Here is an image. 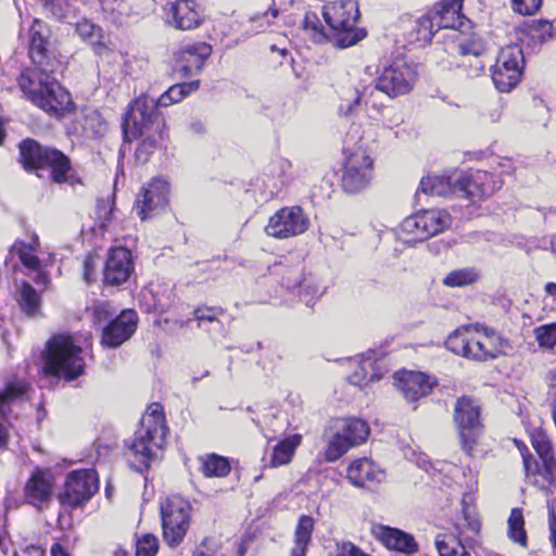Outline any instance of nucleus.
Masks as SVG:
<instances>
[{
    "instance_id": "72a5a7b5",
    "label": "nucleus",
    "mask_w": 556,
    "mask_h": 556,
    "mask_svg": "<svg viewBox=\"0 0 556 556\" xmlns=\"http://www.w3.org/2000/svg\"><path fill=\"white\" fill-rule=\"evenodd\" d=\"M29 384L24 380L9 381L0 391V415L5 417L10 407L28 399Z\"/></svg>"
},
{
    "instance_id": "2eb2a0df",
    "label": "nucleus",
    "mask_w": 556,
    "mask_h": 556,
    "mask_svg": "<svg viewBox=\"0 0 556 556\" xmlns=\"http://www.w3.org/2000/svg\"><path fill=\"white\" fill-rule=\"evenodd\" d=\"M454 422L458 429L463 448L470 454L476 437L481 430L480 406L472 397L462 396L456 401Z\"/></svg>"
},
{
    "instance_id": "aec40b11",
    "label": "nucleus",
    "mask_w": 556,
    "mask_h": 556,
    "mask_svg": "<svg viewBox=\"0 0 556 556\" xmlns=\"http://www.w3.org/2000/svg\"><path fill=\"white\" fill-rule=\"evenodd\" d=\"M99 481L94 469H80L68 473L62 501L70 506H79L98 491Z\"/></svg>"
},
{
    "instance_id": "7ed1b4c3",
    "label": "nucleus",
    "mask_w": 556,
    "mask_h": 556,
    "mask_svg": "<svg viewBox=\"0 0 556 556\" xmlns=\"http://www.w3.org/2000/svg\"><path fill=\"white\" fill-rule=\"evenodd\" d=\"M166 430L162 406L154 403L142 416L134 438L126 443L134 456L132 466L137 471L148 470L155 457V452L163 448L165 444Z\"/></svg>"
},
{
    "instance_id": "ea45409f",
    "label": "nucleus",
    "mask_w": 556,
    "mask_h": 556,
    "mask_svg": "<svg viewBox=\"0 0 556 556\" xmlns=\"http://www.w3.org/2000/svg\"><path fill=\"white\" fill-rule=\"evenodd\" d=\"M78 0H46L45 10L58 21L72 24L77 17Z\"/></svg>"
},
{
    "instance_id": "c756f323",
    "label": "nucleus",
    "mask_w": 556,
    "mask_h": 556,
    "mask_svg": "<svg viewBox=\"0 0 556 556\" xmlns=\"http://www.w3.org/2000/svg\"><path fill=\"white\" fill-rule=\"evenodd\" d=\"M172 23L177 29L190 30L202 23V16L192 0H178L169 11Z\"/></svg>"
},
{
    "instance_id": "de8ad7c7",
    "label": "nucleus",
    "mask_w": 556,
    "mask_h": 556,
    "mask_svg": "<svg viewBox=\"0 0 556 556\" xmlns=\"http://www.w3.org/2000/svg\"><path fill=\"white\" fill-rule=\"evenodd\" d=\"M478 279V274L472 268H460L448 273L443 285L451 288H459L473 283Z\"/></svg>"
},
{
    "instance_id": "774afa93",
    "label": "nucleus",
    "mask_w": 556,
    "mask_h": 556,
    "mask_svg": "<svg viewBox=\"0 0 556 556\" xmlns=\"http://www.w3.org/2000/svg\"><path fill=\"white\" fill-rule=\"evenodd\" d=\"M545 292L548 295L556 296V283L555 282H548L545 285Z\"/></svg>"
},
{
    "instance_id": "412c9836",
    "label": "nucleus",
    "mask_w": 556,
    "mask_h": 556,
    "mask_svg": "<svg viewBox=\"0 0 556 556\" xmlns=\"http://www.w3.org/2000/svg\"><path fill=\"white\" fill-rule=\"evenodd\" d=\"M211 54L212 47L206 42L186 45L175 52L176 70L185 77L198 75Z\"/></svg>"
},
{
    "instance_id": "c03bdc74",
    "label": "nucleus",
    "mask_w": 556,
    "mask_h": 556,
    "mask_svg": "<svg viewBox=\"0 0 556 556\" xmlns=\"http://www.w3.org/2000/svg\"><path fill=\"white\" fill-rule=\"evenodd\" d=\"M83 128L92 137H102L108 130V124L96 109H85L83 114Z\"/></svg>"
},
{
    "instance_id": "cd10ccee",
    "label": "nucleus",
    "mask_w": 556,
    "mask_h": 556,
    "mask_svg": "<svg viewBox=\"0 0 556 556\" xmlns=\"http://www.w3.org/2000/svg\"><path fill=\"white\" fill-rule=\"evenodd\" d=\"M462 4L458 0H443L437 4L430 12L434 22L435 30L441 28L457 30V27L464 26L465 17L460 14Z\"/></svg>"
},
{
    "instance_id": "052dcab7",
    "label": "nucleus",
    "mask_w": 556,
    "mask_h": 556,
    "mask_svg": "<svg viewBox=\"0 0 556 556\" xmlns=\"http://www.w3.org/2000/svg\"><path fill=\"white\" fill-rule=\"evenodd\" d=\"M548 513L549 539L553 546L556 548V504L549 506Z\"/></svg>"
},
{
    "instance_id": "2f4dec72",
    "label": "nucleus",
    "mask_w": 556,
    "mask_h": 556,
    "mask_svg": "<svg viewBox=\"0 0 556 556\" xmlns=\"http://www.w3.org/2000/svg\"><path fill=\"white\" fill-rule=\"evenodd\" d=\"M383 478V471L367 457L354 460L348 469V479L356 486H364L367 482L379 483Z\"/></svg>"
},
{
    "instance_id": "e2e57ef3",
    "label": "nucleus",
    "mask_w": 556,
    "mask_h": 556,
    "mask_svg": "<svg viewBox=\"0 0 556 556\" xmlns=\"http://www.w3.org/2000/svg\"><path fill=\"white\" fill-rule=\"evenodd\" d=\"M278 15V10L273 8L270 11H266L262 14H255L250 17L251 22H257L261 20H265V25H270L271 20L276 18Z\"/></svg>"
},
{
    "instance_id": "69168bd1",
    "label": "nucleus",
    "mask_w": 556,
    "mask_h": 556,
    "mask_svg": "<svg viewBox=\"0 0 556 556\" xmlns=\"http://www.w3.org/2000/svg\"><path fill=\"white\" fill-rule=\"evenodd\" d=\"M51 556H70L68 553L59 543H54L51 547Z\"/></svg>"
},
{
    "instance_id": "bb28decb",
    "label": "nucleus",
    "mask_w": 556,
    "mask_h": 556,
    "mask_svg": "<svg viewBox=\"0 0 556 556\" xmlns=\"http://www.w3.org/2000/svg\"><path fill=\"white\" fill-rule=\"evenodd\" d=\"M355 369L348 377L351 384L361 389L367 387L370 382L380 380L384 375V366L382 362L372 357V353L363 355L359 359L354 361Z\"/></svg>"
},
{
    "instance_id": "37998d69",
    "label": "nucleus",
    "mask_w": 556,
    "mask_h": 556,
    "mask_svg": "<svg viewBox=\"0 0 556 556\" xmlns=\"http://www.w3.org/2000/svg\"><path fill=\"white\" fill-rule=\"evenodd\" d=\"M17 301L27 316L35 317L40 313V296L28 282L22 283Z\"/></svg>"
},
{
    "instance_id": "a19ab883",
    "label": "nucleus",
    "mask_w": 556,
    "mask_h": 556,
    "mask_svg": "<svg viewBox=\"0 0 556 556\" xmlns=\"http://www.w3.org/2000/svg\"><path fill=\"white\" fill-rule=\"evenodd\" d=\"M455 534H439L435 539V546L440 556H470L466 551L458 535L462 534L458 526H455Z\"/></svg>"
},
{
    "instance_id": "7c9ffc66",
    "label": "nucleus",
    "mask_w": 556,
    "mask_h": 556,
    "mask_svg": "<svg viewBox=\"0 0 556 556\" xmlns=\"http://www.w3.org/2000/svg\"><path fill=\"white\" fill-rule=\"evenodd\" d=\"M282 285L288 290L299 289V296L307 306H313L325 292V287L312 275L299 279V275L293 274L292 277L283 278Z\"/></svg>"
},
{
    "instance_id": "20e7f679",
    "label": "nucleus",
    "mask_w": 556,
    "mask_h": 556,
    "mask_svg": "<svg viewBox=\"0 0 556 556\" xmlns=\"http://www.w3.org/2000/svg\"><path fill=\"white\" fill-rule=\"evenodd\" d=\"M43 359L47 374L67 381L75 380L85 372L83 346L72 334L60 333L52 337L47 343Z\"/></svg>"
},
{
    "instance_id": "603ef678",
    "label": "nucleus",
    "mask_w": 556,
    "mask_h": 556,
    "mask_svg": "<svg viewBox=\"0 0 556 556\" xmlns=\"http://www.w3.org/2000/svg\"><path fill=\"white\" fill-rule=\"evenodd\" d=\"M157 549V538L153 534H144L137 541L136 556H154Z\"/></svg>"
},
{
    "instance_id": "ddd939ff",
    "label": "nucleus",
    "mask_w": 556,
    "mask_h": 556,
    "mask_svg": "<svg viewBox=\"0 0 556 556\" xmlns=\"http://www.w3.org/2000/svg\"><path fill=\"white\" fill-rule=\"evenodd\" d=\"M161 515L164 541L172 547L179 545L189 529V505L180 498L167 500Z\"/></svg>"
},
{
    "instance_id": "338daca9",
    "label": "nucleus",
    "mask_w": 556,
    "mask_h": 556,
    "mask_svg": "<svg viewBox=\"0 0 556 556\" xmlns=\"http://www.w3.org/2000/svg\"><path fill=\"white\" fill-rule=\"evenodd\" d=\"M8 432L4 425L0 421V448L4 447L7 444Z\"/></svg>"
},
{
    "instance_id": "393cba45",
    "label": "nucleus",
    "mask_w": 556,
    "mask_h": 556,
    "mask_svg": "<svg viewBox=\"0 0 556 556\" xmlns=\"http://www.w3.org/2000/svg\"><path fill=\"white\" fill-rule=\"evenodd\" d=\"M395 386L407 402H416L432 391L433 382L424 372L403 371L395 375Z\"/></svg>"
},
{
    "instance_id": "79ce46f5",
    "label": "nucleus",
    "mask_w": 556,
    "mask_h": 556,
    "mask_svg": "<svg viewBox=\"0 0 556 556\" xmlns=\"http://www.w3.org/2000/svg\"><path fill=\"white\" fill-rule=\"evenodd\" d=\"M374 89L371 86L364 87L362 91H356L354 99L343 101L340 105V112L344 116H352L361 106L362 102H365L366 106H371L378 113L380 111V105L372 99Z\"/></svg>"
},
{
    "instance_id": "f03ea898",
    "label": "nucleus",
    "mask_w": 556,
    "mask_h": 556,
    "mask_svg": "<svg viewBox=\"0 0 556 556\" xmlns=\"http://www.w3.org/2000/svg\"><path fill=\"white\" fill-rule=\"evenodd\" d=\"M122 128L126 141L141 139L135 156L142 164L149 161L168 137L165 119L156 111L155 101L148 96L137 98L128 105Z\"/></svg>"
},
{
    "instance_id": "864d4df0",
    "label": "nucleus",
    "mask_w": 556,
    "mask_h": 556,
    "mask_svg": "<svg viewBox=\"0 0 556 556\" xmlns=\"http://www.w3.org/2000/svg\"><path fill=\"white\" fill-rule=\"evenodd\" d=\"M99 257L94 254H87L83 263V277L87 283L96 280V269L99 264Z\"/></svg>"
},
{
    "instance_id": "4468645a",
    "label": "nucleus",
    "mask_w": 556,
    "mask_h": 556,
    "mask_svg": "<svg viewBox=\"0 0 556 556\" xmlns=\"http://www.w3.org/2000/svg\"><path fill=\"white\" fill-rule=\"evenodd\" d=\"M450 38L456 43L457 53L463 58L459 66L464 67L468 77H477L484 68L481 56L486 52V42L484 39L472 31L465 34L460 30H454Z\"/></svg>"
},
{
    "instance_id": "a878e982",
    "label": "nucleus",
    "mask_w": 556,
    "mask_h": 556,
    "mask_svg": "<svg viewBox=\"0 0 556 556\" xmlns=\"http://www.w3.org/2000/svg\"><path fill=\"white\" fill-rule=\"evenodd\" d=\"M371 531L375 538L389 549L404 554H414L418 549L414 536L400 529L376 525Z\"/></svg>"
},
{
    "instance_id": "6ab92c4d",
    "label": "nucleus",
    "mask_w": 556,
    "mask_h": 556,
    "mask_svg": "<svg viewBox=\"0 0 556 556\" xmlns=\"http://www.w3.org/2000/svg\"><path fill=\"white\" fill-rule=\"evenodd\" d=\"M372 177V160L357 149L345 160L342 187L348 193H356L368 187Z\"/></svg>"
},
{
    "instance_id": "6e6552de",
    "label": "nucleus",
    "mask_w": 556,
    "mask_h": 556,
    "mask_svg": "<svg viewBox=\"0 0 556 556\" xmlns=\"http://www.w3.org/2000/svg\"><path fill=\"white\" fill-rule=\"evenodd\" d=\"M482 337H471L468 327L456 329L446 339V348L457 355L475 361H486L496 356L493 341L497 339L495 331L483 327Z\"/></svg>"
},
{
    "instance_id": "680f3d73",
    "label": "nucleus",
    "mask_w": 556,
    "mask_h": 556,
    "mask_svg": "<svg viewBox=\"0 0 556 556\" xmlns=\"http://www.w3.org/2000/svg\"><path fill=\"white\" fill-rule=\"evenodd\" d=\"M463 505H464L463 513H464V517L467 522L468 529L471 530L473 533H478L479 529H480V523L476 518H472L469 516L466 498L463 500Z\"/></svg>"
},
{
    "instance_id": "1a4fd4ad",
    "label": "nucleus",
    "mask_w": 556,
    "mask_h": 556,
    "mask_svg": "<svg viewBox=\"0 0 556 556\" xmlns=\"http://www.w3.org/2000/svg\"><path fill=\"white\" fill-rule=\"evenodd\" d=\"M337 432L330 439L325 457L328 462H336L352 446L365 442L369 435V426L363 419L345 418L337 421Z\"/></svg>"
},
{
    "instance_id": "39448f33",
    "label": "nucleus",
    "mask_w": 556,
    "mask_h": 556,
    "mask_svg": "<svg viewBox=\"0 0 556 556\" xmlns=\"http://www.w3.org/2000/svg\"><path fill=\"white\" fill-rule=\"evenodd\" d=\"M323 16L332 31V40L338 48H349L363 40L367 33L355 27L359 16L355 0H340L329 3L323 9Z\"/></svg>"
},
{
    "instance_id": "b1692460",
    "label": "nucleus",
    "mask_w": 556,
    "mask_h": 556,
    "mask_svg": "<svg viewBox=\"0 0 556 556\" xmlns=\"http://www.w3.org/2000/svg\"><path fill=\"white\" fill-rule=\"evenodd\" d=\"M53 479L49 470L36 469L24 486L26 503L40 508L52 496Z\"/></svg>"
},
{
    "instance_id": "423d86ee",
    "label": "nucleus",
    "mask_w": 556,
    "mask_h": 556,
    "mask_svg": "<svg viewBox=\"0 0 556 556\" xmlns=\"http://www.w3.org/2000/svg\"><path fill=\"white\" fill-rule=\"evenodd\" d=\"M20 160L26 170L48 168L51 179L61 184L67 180L71 170L68 157L56 149L40 146L37 141L26 139L20 144Z\"/></svg>"
},
{
    "instance_id": "49530a36",
    "label": "nucleus",
    "mask_w": 556,
    "mask_h": 556,
    "mask_svg": "<svg viewBox=\"0 0 556 556\" xmlns=\"http://www.w3.org/2000/svg\"><path fill=\"white\" fill-rule=\"evenodd\" d=\"M222 314L220 308L216 307H199L194 311V318L198 321V327L204 330L217 331L220 329L222 324L218 316Z\"/></svg>"
},
{
    "instance_id": "f3484780",
    "label": "nucleus",
    "mask_w": 556,
    "mask_h": 556,
    "mask_svg": "<svg viewBox=\"0 0 556 556\" xmlns=\"http://www.w3.org/2000/svg\"><path fill=\"white\" fill-rule=\"evenodd\" d=\"M309 220L300 206H286L278 210L268 220L265 232L274 238L287 239L299 236L308 229Z\"/></svg>"
},
{
    "instance_id": "58836bf2",
    "label": "nucleus",
    "mask_w": 556,
    "mask_h": 556,
    "mask_svg": "<svg viewBox=\"0 0 556 556\" xmlns=\"http://www.w3.org/2000/svg\"><path fill=\"white\" fill-rule=\"evenodd\" d=\"M199 86V80L173 85L162 96H160L157 100L152 98L156 103V111L159 112V106H169L174 103L180 102L188 94L198 90Z\"/></svg>"
},
{
    "instance_id": "4c0bfd02",
    "label": "nucleus",
    "mask_w": 556,
    "mask_h": 556,
    "mask_svg": "<svg viewBox=\"0 0 556 556\" xmlns=\"http://www.w3.org/2000/svg\"><path fill=\"white\" fill-rule=\"evenodd\" d=\"M200 471L206 478H223L230 472V464L228 458L217 454H205L199 456Z\"/></svg>"
},
{
    "instance_id": "4be33fe9",
    "label": "nucleus",
    "mask_w": 556,
    "mask_h": 556,
    "mask_svg": "<svg viewBox=\"0 0 556 556\" xmlns=\"http://www.w3.org/2000/svg\"><path fill=\"white\" fill-rule=\"evenodd\" d=\"M132 271L131 252L122 247L112 248L103 269V282L110 286H119L128 280Z\"/></svg>"
},
{
    "instance_id": "e433bc0d",
    "label": "nucleus",
    "mask_w": 556,
    "mask_h": 556,
    "mask_svg": "<svg viewBox=\"0 0 556 556\" xmlns=\"http://www.w3.org/2000/svg\"><path fill=\"white\" fill-rule=\"evenodd\" d=\"M302 437L292 434L279 441L273 450L270 466L279 467L289 464L294 455L296 447L301 444Z\"/></svg>"
},
{
    "instance_id": "0eeeda50",
    "label": "nucleus",
    "mask_w": 556,
    "mask_h": 556,
    "mask_svg": "<svg viewBox=\"0 0 556 556\" xmlns=\"http://www.w3.org/2000/svg\"><path fill=\"white\" fill-rule=\"evenodd\" d=\"M515 443L521 453L527 477H534V483H539L535 476H541L549 485L556 488V456L547 435L543 431H535L531 435L532 446L542 462V467L528 453L523 443L517 440Z\"/></svg>"
},
{
    "instance_id": "0e129e2a",
    "label": "nucleus",
    "mask_w": 556,
    "mask_h": 556,
    "mask_svg": "<svg viewBox=\"0 0 556 556\" xmlns=\"http://www.w3.org/2000/svg\"><path fill=\"white\" fill-rule=\"evenodd\" d=\"M42 551L36 546H29L22 552V554L15 552L14 556H41Z\"/></svg>"
},
{
    "instance_id": "09e8293b",
    "label": "nucleus",
    "mask_w": 556,
    "mask_h": 556,
    "mask_svg": "<svg viewBox=\"0 0 556 556\" xmlns=\"http://www.w3.org/2000/svg\"><path fill=\"white\" fill-rule=\"evenodd\" d=\"M533 334L541 349L552 351L556 346V323L535 327Z\"/></svg>"
},
{
    "instance_id": "a211bd4d",
    "label": "nucleus",
    "mask_w": 556,
    "mask_h": 556,
    "mask_svg": "<svg viewBox=\"0 0 556 556\" xmlns=\"http://www.w3.org/2000/svg\"><path fill=\"white\" fill-rule=\"evenodd\" d=\"M169 184L164 178L155 177L142 187L135 203L138 216L146 220L163 212L168 204Z\"/></svg>"
},
{
    "instance_id": "a18cd8bd",
    "label": "nucleus",
    "mask_w": 556,
    "mask_h": 556,
    "mask_svg": "<svg viewBox=\"0 0 556 556\" xmlns=\"http://www.w3.org/2000/svg\"><path fill=\"white\" fill-rule=\"evenodd\" d=\"M507 522L509 539L525 547L527 545V532L522 510L513 508Z\"/></svg>"
},
{
    "instance_id": "bf43d9fd",
    "label": "nucleus",
    "mask_w": 556,
    "mask_h": 556,
    "mask_svg": "<svg viewBox=\"0 0 556 556\" xmlns=\"http://www.w3.org/2000/svg\"><path fill=\"white\" fill-rule=\"evenodd\" d=\"M110 304L105 302L97 304L93 308L94 319L98 323H101L109 318L112 315V313L110 312Z\"/></svg>"
},
{
    "instance_id": "13d9d810",
    "label": "nucleus",
    "mask_w": 556,
    "mask_h": 556,
    "mask_svg": "<svg viewBox=\"0 0 556 556\" xmlns=\"http://www.w3.org/2000/svg\"><path fill=\"white\" fill-rule=\"evenodd\" d=\"M337 556H370L351 542H345L339 547Z\"/></svg>"
},
{
    "instance_id": "f257e3e1",
    "label": "nucleus",
    "mask_w": 556,
    "mask_h": 556,
    "mask_svg": "<svg viewBox=\"0 0 556 556\" xmlns=\"http://www.w3.org/2000/svg\"><path fill=\"white\" fill-rule=\"evenodd\" d=\"M29 58L33 66L21 73L18 87L45 112L60 114L68 106L70 94L53 77L61 62L51 48L47 25L39 20H34L29 29Z\"/></svg>"
},
{
    "instance_id": "3c124183",
    "label": "nucleus",
    "mask_w": 556,
    "mask_h": 556,
    "mask_svg": "<svg viewBox=\"0 0 556 556\" xmlns=\"http://www.w3.org/2000/svg\"><path fill=\"white\" fill-rule=\"evenodd\" d=\"M114 213V202L110 199H101L98 200L97 203V218L99 220V225L103 230L109 228V225L113 218Z\"/></svg>"
},
{
    "instance_id": "473e14b6",
    "label": "nucleus",
    "mask_w": 556,
    "mask_h": 556,
    "mask_svg": "<svg viewBox=\"0 0 556 556\" xmlns=\"http://www.w3.org/2000/svg\"><path fill=\"white\" fill-rule=\"evenodd\" d=\"M457 170L450 175H429L420 181L419 191L437 197L456 195Z\"/></svg>"
},
{
    "instance_id": "4d7b16f0",
    "label": "nucleus",
    "mask_w": 556,
    "mask_h": 556,
    "mask_svg": "<svg viewBox=\"0 0 556 556\" xmlns=\"http://www.w3.org/2000/svg\"><path fill=\"white\" fill-rule=\"evenodd\" d=\"M532 31L534 33L532 36L543 43L552 38L553 25L548 21L541 20L532 27Z\"/></svg>"
},
{
    "instance_id": "5701e85b",
    "label": "nucleus",
    "mask_w": 556,
    "mask_h": 556,
    "mask_svg": "<svg viewBox=\"0 0 556 556\" xmlns=\"http://www.w3.org/2000/svg\"><path fill=\"white\" fill-rule=\"evenodd\" d=\"M136 328V312L131 309L123 311L119 316L103 329L102 344L110 348H117L134 334Z\"/></svg>"
},
{
    "instance_id": "f8f14e48",
    "label": "nucleus",
    "mask_w": 556,
    "mask_h": 556,
    "mask_svg": "<svg viewBox=\"0 0 556 556\" xmlns=\"http://www.w3.org/2000/svg\"><path fill=\"white\" fill-rule=\"evenodd\" d=\"M417 79L415 70L403 60H396L386 66L375 85L371 86L375 92L381 91L390 98L408 93Z\"/></svg>"
},
{
    "instance_id": "8fccbe9b",
    "label": "nucleus",
    "mask_w": 556,
    "mask_h": 556,
    "mask_svg": "<svg viewBox=\"0 0 556 556\" xmlns=\"http://www.w3.org/2000/svg\"><path fill=\"white\" fill-rule=\"evenodd\" d=\"M303 28L311 33L314 41L320 42L325 39L324 26L315 12H307L305 14Z\"/></svg>"
},
{
    "instance_id": "c9c22d12",
    "label": "nucleus",
    "mask_w": 556,
    "mask_h": 556,
    "mask_svg": "<svg viewBox=\"0 0 556 556\" xmlns=\"http://www.w3.org/2000/svg\"><path fill=\"white\" fill-rule=\"evenodd\" d=\"M315 521L311 516L302 515L294 531V545L290 556H306L307 546L312 541Z\"/></svg>"
},
{
    "instance_id": "9d476101",
    "label": "nucleus",
    "mask_w": 556,
    "mask_h": 556,
    "mask_svg": "<svg viewBox=\"0 0 556 556\" xmlns=\"http://www.w3.org/2000/svg\"><path fill=\"white\" fill-rule=\"evenodd\" d=\"M525 59L519 46H506L503 48L492 66V80L497 90L509 92L520 81Z\"/></svg>"
},
{
    "instance_id": "dca6fc26",
    "label": "nucleus",
    "mask_w": 556,
    "mask_h": 556,
    "mask_svg": "<svg viewBox=\"0 0 556 556\" xmlns=\"http://www.w3.org/2000/svg\"><path fill=\"white\" fill-rule=\"evenodd\" d=\"M456 182V197L466 198L472 202L491 195L501 189L503 184L494 174L484 170H457Z\"/></svg>"
},
{
    "instance_id": "c85d7f7f",
    "label": "nucleus",
    "mask_w": 556,
    "mask_h": 556,
    "mask_svg": "<svg viewBox=\"0 0 556 556\" xmlns=\"http://www.w3.org/2000/svg\"><path fill=\"white\" fill-rule=\"evenodd\" d=\"M401 27L408 42L428 43L437 31L430 12H427L418 18H412L410 16L403 18L401 21Z\"/></svg>"
},
{
    "instance_id": "5fc2aeb1",
    "label": "nucleus",
    "mask_w": 556,
    "mask_h": 556,
    "mask_svg": "<svg viewBox=\"0 0 556 556\" xmlns=\"http://www.w3.org/2000/svg\"><path fill=\"white\" fill-rule=\"evenodd\" d=\"M76 31L85 40H93L99 37V28L85 18L76 23Z\"/></svg>"
},
{
    "instance_id": "9b49d317",
    "label": "nucleus",
    "mask_w": 556,
    "mask_h": 556,
    "mask_svg": "<svg viewBox=\"0 0 556 556\" xmlns=\"http://www.w3.org/2000/svg\"><path fill=\"white\" fill-rule=\"evenodd\" d=\"M452 225V217L445 210H424L406 217L402 232L410 235L412 240L424 241L439 235Z\"/></svg>"
},
{
    "instance_id": "6e6d98bb",
    "label": "nucleus",
    "mask_w": 556,
    "mask_h": 556,
    "mask_svg": "<svg viewBox=\"0 0 556 556\" xmlns=\"http://www.w3.org/2000/svg\"><path fill=\"white\" fill-rule=\"evenodd\" d=\"M543 0H513V8L522 15L534 14L542 5Z\"/></svg>"
},
{
    "instance_id": "f704fd0d",
    "label": "nucleus",
    "mask_w": 556,
    "mask_h": 556,
    "mask_svg": "<svg viewBox=\"0 0 556 556\" xmlns=\"http://www.w3.org/2000/svg\"><path fill=\"white\" fill-rule=\"evenodd\" d=\"M39 248V238L37 235H33L28 243L16 240L11 247L10 253L16 254L21 263L30 270L40 269V260L35 254Z\"/></svg>"
}]
</instances>
